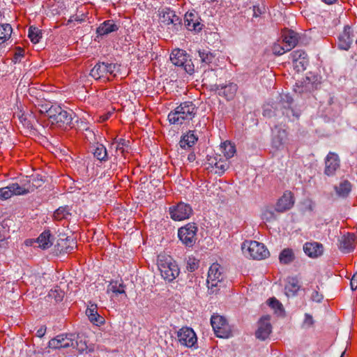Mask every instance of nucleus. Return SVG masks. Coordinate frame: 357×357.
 <instances>
[{"label": "nucleus", "mask_w": 357, "mask_h": 357, "mask_svg": "<svg viewBox=\"0 0 357 357\" xmlns=\"http://www.w3.org/2000/svg\"><path fill=\"white\" fill-rule=\"evenodd\" d=\"M45 114L52 124L56 125L63 129L73 128L75 123L77 122V117L73 111H66L59 105H51L49 108L45 107Z\"/></svg>", "instance_id": "f257e3e1"}, {"label": "nucleus", "mask_w": 357, "mask_h": 357, "mask_svg": "<svg viewBox=\"0 0 357 357\" xmlns=\"http://www.w3.org/2000/svg\"><path fill=\"white\" fill-rule=\"evenodd\" d=\"M197 112L196 105L190 101L181 102L168 114V120L171 124L182 125L192 120Z\"/></svg>", "instance_id": "f03ea898"}, {"label": "nucleus", "mask_w": 357, "mask_h": 357, "mask_svg": "<svg viewBox=\"0 0 357 357\" xmlns=\"http://www.w3.org/2000/svg\"><path fill=\"white\" fill-rule=\"evenodd\" d=\"M225 279L223 268L218 264H213L209 268L206 281L211 293L216 294L220 288L225 287Z\"/></svg>", "instance_id": "7ed1b4c3"}, {"label": "nucleus", "mask_w": 357, "mask_h": 357, "mask_svg": "<svg viewBox=\"0 0 357 357\" xmlns=\"http://www.w3.org/2000/svg\"><path fill=\"white\" fill-rule=\"evenodd\" d=\"M158 266L162 277L169 282L174 280L179 275L178 265L169 256H158Z\"/></svg>", "instance_id": "20e7f679"}, {"label": "nucleus", "mask_w": 357, "mask_h": 357, "mask_svg": "<svg viewBox=\"0 0 357 357\" xmlns=\"http://www.w3.org/2000/svg\"><path fill=\"white\" fill-rule=\"evenodd\" d=\"M243 252L254 259H263L269 256V251L263 243L255 241H245L241 245Z\"/></svg>", "instance_id": "39448f33"}, {"label": "nucleus", "mask_w": 357, "mask_h": 357, "mask_svg": "<svg viewBox=\"0 0 357 357\" xmlns=\"http://www.w3.org/2000/svg\"><path fill=\"white\" fill-rule=\"evenodd\" d=\"M188 58L186 52L181 49L174 50L170 54V60L174 65L183 67L186 73L192 75L195 72L194 65Z\"/></svg>", "instance_id": "423d86ee"}, {"label": "nucleus", "mask_w": 357, "mask_h": 357, "mask_svg": "<svg viewBox=\"0 0 357 357\" xmlns=\"http://www.w3.org/2000/svg\"><path fill=\"white\" fill-rule=\"evenodd\" d=\"M197 231L196 224L190 222L178 229V236L183 245L190 248L196 243Z\"/></svg>", "instance_id": "0eeeda50"}, {"label": "nucleus", "mask_w": 357, "mask_h": 357, "mask_svg": "<svg viewBox=\"0 0 357 357\" xmlns=\"http://www.w3.org/2000/svg\"><path fill=\"white\" fill-rule=\"evenodd\" d=\"M116 67V63L98 61L91 70L90 75L96 79L107 78L109 80V75L116 77L114 71Z\"/></svg>", "instance_id": "6e6552de"}, {"label": "nucleus", "mask_w": 357, "mask_h": 357, "mask_svg": "<svg viewBox=\"0 0 357 357\" xmlns=\"http://www.w3.org/2000/svg\"><path fill=\"white\" fill-rule=\"evenodd\" d=\"M293 102V98L285 94L281 96V100L278 104L282 115L285 116L289 121H292L298 119L300 116V113L291 107Z\"/></svg>", "instance_id": "1a4fd4ad"}, {"label": "nucleus", "mask_w": 357, "mask_h": 357, "mask_svg": "<svg viewBox=\"0 0 357 357\" xmlns=\"http://www.w3.org/2000/svg\"><path fill=\"white\" fill-rule=\"evenodd\" d=\"M170 217L175 221H181L188 219L192 213V209L190 204L179 202L176 206L169 207Z\"/></svg>", "instance_id": "9d476101"}, {"label": "nucleus", "mask_w": 357, "mask_h": 357, "mask_svg": "<svg viewBox=\"0 0 357 357\" xmlns=\"http://www.w3.org/2000/svg\"><path fill=\"white\" fill-rule=\"evenodd\" d=\"M211 324L215 335L218 337H227L230 333L229 325L225 317L220 315H213Z\"/></svg>", "instance_id": "9b49d317"}, {"label": "nucleus", "mask_w": 357, "mask_h": 357, "mask_svg": "<svg viewBox=\"0 0 357 357\" xmlns=\"http://www.w3.org/2000/svg\"><path fill=\"white\" fill-rule=\"evenodd\" d=\"M161 22L167 25H172V31L177 32L182 27V20L175 12L170 8H165L160 16Z\"/></svg>", "instance_id": "f8f14e48"}, {"label": "nucleus", "mask_w": 357, "mask_h": 357, "mask_svg": "<svg viewBox=\"0 0 357 357\" xmlns=\"http://www.w3.org/2000/svg\"><path fill=\"white\" fill-rule=\"evenodd\" d=\"M75 333L61 334L49 341L48 347L52 349L68 348L73 346Z\"/></svg>", "instance_id": "ddd939ff"}, {"label": "nucleus", "mask_w": 357, "mask_h": 357, "mask_svg": "<svg viewBox=\"0 0 357 357\" xmlns=\"http://www.w3.org/2000/svg\"><path fill=\"white\" fill-rule=\"evenodd\" d=\"M178 340L181 344L192 347L197 344V338L194 331L188 327L181 328L177 333Z\"/></svg>", "instance_id": "4468645a"}, {"label": "nucleus", "mask_w": 357, "mask_h": 357, "mask_svg": "<svg viewBox=\"0 0 357 357\" xmlns=\"http://www.w3.org/2000/svg\"><path fill=\"white\" fill-rule=\"evenodd\" d=\"M211 90L215 91L220 96L225 97L227 100H232L238 90V86L233 82L225 84H215Z\"/></svg>", "instance_id": "2eb2a0df"}, {"label": "nucleus", "mask_w": 357, "mask_h": 357, "mask_svg": "<svg viewBox=\"0 0 357 357\" xmlns=\"http://www.w3.org/2000/svg\"><path fill=\"white\" fill-rule=\"evenodd\" d=\"M324 174L328 176L335 174L340 167V160L337 154L329 152L325 158Z\"/></svg>", "instance_id": "dca6fc26"}, {"label": "nucleus", "mask_w": 357, "mask_h": 357, "mask_svg": "<svg viewBox=\"0 0 357 357\" xmlns=\"http://www.w3.org/2000/svg\"><path fill=\"white\" fill-rule=\"evenodd\" d=\"M354 34L351 27L346 25L343 32L338 37L337 47L340 50H348L354 40Z\"/></svg>", "instance_id": "f3484780"}, {"label": "nucleus", "mask_w": 357, "mask_h": 357, "mask_svg": "<svg viewBox=\"0 0 357 357\" xmlns=\"http://www.w3.org/2000/svg\"><path fill=\"white\" fill-rule=\"evenodd\" d=\"M287 140V132L278 126H275L273 130L272 146L275 149H281Z\"/></svg>", "instance_id": "a211bd4d"}, {"label": "nucleus", "mask_w": 357, "mask_h": 357, "mask_svg": "<svg viewBox=\"0 0 357 357\" xmlns=\"http://www.w3.org/2000/svg\"><path fill=\"white\" fill-rule=\"evenodd\" d=\"M271 330L272 326L269 322V317H262L258 322V328L255 332V336L257 339L265 340L269 336Z\"/></svg>", "instance_id": "6ab92c4d"}, {"label": "nucleus", "mask_w": 357, "mask_h": 357, "mask_svg": "<svg viewBox=\"0 0 357 357\" xmlns=\"http://www.w3.org/2000/svg\"><path fill=\"white\" fill-rule=\"evenodd\" d=\"M294 204V200L293 194L290 191H286L278 200L275 206V210L278 213H283L289 210L293 206Z\"/></svg>", "instance_id": "aec40b11"}, {"label": "nucleus", "mask_w": 357, "mask_h": 357, "mask_svg": "<svg viewBox=\"0 0 357 357\" xmlns=\"http://www.w3.org/2000/svg\"><path fill=\"white\" fill-rule=\"evenodd\" d=\"M197 13L195 12H187L184 16V24L190 31H200L203 24L199 22Z\"/></svg>", "instance_id": "412c9836"}, {"label": "nucleus", "mask_w": 357, "mask_h": 357, "mask_svg": "<svg viewBox=\"0 0 357 357\" xmlns=\"http://www.w3.org/2000/svg\"><path fill=\"white\" fill-rule=\"evenodd\" d=\"M282 38L287 51L292 50L298 42V34L291 29L282 30Z\"/></svg>", "instance_id": "4be33fe9"}, {"label": "nucleus", "mask_w": 357, "mask_h": 357, "mask_svg": "<svg viewBox=\"0 0 357 357\" xmlns=\"http://www.w3.org/2000/svg\"><path fill=\"white\" fill-rule=\"evenodd\" d=\"M301 285L298 276H289L286 279L284 286L285 294L289 296H296L301 289Z\"/></svg>", "instance_id": "5701e85b"}, {"label": "nucleus", "mask_w": 357, "mask_h": 357, "mask_svg": "<svg viewBox=\"0 0 357 357\" xmlns=\"http://www.w3.org/2000/svg\"><path fill=\"white\" fill-rule=\"evenodd\" d=\"M356 236L353 233H347L340 239L339 249L344 253L352 252L355 248Z\"/></svg>", "instance_id": "b1692460"}, {"label": "nucleus", "mask_w": 357, "mask_h": 357, "mask_svg": "<svg viewBox=\"0 0 357 357\" xmlns=\"http://www.w3.org/2000/svg\"><path fill=\"white\" fill-rule=\"evenodd\" d=\"M119 26L113 20H107L101 23L96 29L97 37H102L116 32L119 30Z\"/></svg>", "instance_id": "393cba45"}, {"label": "nucleus", "mask_w": 357, "mask_h": 357, "mask_svg": "<svg viewBox=\"0 0 357 357\" xmlns=\"http://www.w3.org/2000/svg\"><path fill=\"white\" fill-rule=\"evenodd\" d=\"M305 253L312 258L317 257L323 253L322 244L317 242L306 243L303 246Z\"/></svg>", "instance_id": "a878e982"}, {"label": "nucleus", "mask_w": 357, "mask_h": 357, "mask_svg": "<svg viewBox=\"0 0 357 357\" xmlns=\"http://www.w3.org/2000/svg\"><path fill=\"white\" fill-rule=\"evenodd\" d=\"M75 243L73 239L66 238L58 239L55 245L56 251L59 253H69L73 250Z\"/></svg>", "instance_id": "bb28decb"}, {"label": "nucleus", "mask_w": 357, "mask_h": 357, "mask_svg": "<svg viewBox=\"0 0 357 357\" xmlns=\"http://www.w3.org/2000/svg\"><path fill=\"white\" fill-rule=\"evenodd\" d=\"M198 137L194 134V131L189 130L181 137L179 142L181 148L186 149L192 147L197 142Z\"/></svg>", "instance_id": "cd10ccee"}, {"label": "nucleus", "mask_w": 357, "mask_h": 357, "mask_svg": "<svg viewBox=\"0 0 357 357\" xmlns=\"http://www.w3.org/2000/svg\"><path fill=\"white\" fill-rule=\"evenodd\" d=\"M197 52L202 66H210L211 63H214L217 55L215 52L203 49L199 50Z\"/></svg>", "instance_id": "c85d7f7f"}, {"label": "nucleus", "mask_w": 357, "mask_h": 357, "mask_svg": "<svg viewBox=\"0 0 357 357\" xmlns=\"http://www.w3.org/2000/svg\"><path fill=\"white\" fill-rule=\"evenodd\" d=\"M54 240L50 230H45L37 238L39 247L43 249H47L51 247Z\"/></svg>", "instance_id": "c756f323"}, {"label": "nucleus", "mask_w": 357, "mask_h": 357, "mask_svg": "<svg viewBox=\"0 0 357 357\" xmlns=\"http://www.w3.org/2000/svg\"><path fill=\"white\" fill-rule=\"evenodd\" d=\"M351 183L348 180H344L340 183L338 186L335 185L334 189L339 197L346 198L351 192Z\"/></svg>", "instance_id": "7c9ffc66"}, {"label": "nucleus", "mask_w": 357, "mask_h": 357, "mask_svg": "<svg viewBox=\"0 0 357 357\" xmlns=\"http://www.w3.org/2000/svg\"><path fill=\"white\" fill-rule=\"evenodd\" d=\"M94 158L100 162H105L108 160V153L105 146L100 143H96L91 150Z\"/></svg>", "instance_id": "2f4dec72"}, {"label": "nucleus", "mask_w": 357, "mask_h": 357, "mask_svg": "<svg viewBox=\"0 0 357 357\" xmlns=\"http://www.w3.org/2000/svg\"><path fill=\"white\" fill-rule=\"evenodd\" d=\"M208 164L212 167H215L216 169L215 171V174L218 175H222L229 167V162L227 160H217L215 158H211L208 159Z\"/></svg>", "instance_id": "473e14b6"}, {"label": "nucleus", "mask_w": 357, "mask_h": 357, "mask_svg": "<svg viewBox=\"0 0 357 357\" xmlns=\"http://www.w3.org/2000/svg\"><path fill=\"white\" fill-rule=\"evenodd\" d=\"M13 29L9 24H0V44L8 40L11 36Z\"/></svg>", "instance_id": "72a5a7b5"}, {"label": "nucleus", "mask_w": 357, "mask_h": 357, "mask_svg": "<svg viewBox=\"0 0 357 357\" xmlns=\"http://www.w3.org/2000/svg\"><path fill=\"white\" fill-rule=\"evenodd\" d=\"M280 262L283 264H289L294 259L293 250L289 248L284 249L279 255Z\"/></svg>", "instance_id": "f704fd0d"}, {"label": "nucleus", "mask_w": 357, "mask_h": 357, "mask_svg": "<svg viewBox=\"0 0 357 357\" xmlns=\"http://www.w3.org/2000/svg\"><path fill=\"white\" fill-rule=\"evenodd\" d=\"M86 314L89 317V319L93 324L98 326L99 324H102L105 322L104 318L100 316L98 311L91 310V309H86Z\"/></svg>", "instance_id": "c9c22d12"}, {"label": "nucleus", "mask_w": 357, "mask_h": 357, "mask_svg": "<svg viewBox=\"0 0 357 357\" xmlns=\"http://www.w3.org/2000/svg\"><path fill=\"white\" fill-rule=\"evenodd\" d=\"M221 148L222 149V153L227 159L232 158L236 153V146L230 142H225L222 144Z\"/></svg>", "instance_id": "e433bc0d"}, {"label": "nucleus", "mask_w": 357, "mask_h": 357, "mask_svg": "<svg viewBox=\"0 0 357 357\" xmlns=\"http://www.w3.org/2000/svg\"><path fill=\"white\" fill-rule=\"evenodd\" d=\"M28 36L33 43L36 44L42 38V31L37 27L31 26L29 28Z\"/></svg>", "instance_id": "4c0bfd02"}, {"label": "nucleus", "mask_w": 357, "mask_h": 357, "mask_svg": "<svg viewBox=\"0 0 357 357\" xmlns=\"http://www.w3.org/2000/svg\"><path fill=\"white\" fill-rule=\"evenodd\" d=\"M71 347L76 349L79 352H82L87 349L86 343L82 340V336L79 334H75L73 346Z\"/></svg>", "instance_id": "58836bf2"}, {"label": "nucleus", "mask_w": 357, "mask_h": 357, "mask_svg": "<svg viewBox=\"0 0 357 357\" xmlns=\"http://www.w3.org/2000/svg\"><path fill=\"white\" fill-rule=\"evenodd\" d=\"M64 291L59 288L51 289L48 293V298L54 299L56 303L60 302L64 297Z\"/></svg>", "instance_id": "ea45409f"}, {"label": "nucleus", "mask_w": 357, "mask_h": 357, "mask_svg": "<svg viewBox=\"0 0 357 357\" xmlns=\"http://www.w3.org/2000/svg\"><path fill=\"white\" fill-rule=\"evenodd\" d=\"M70 215L69 212V209L67 206L66 207H59L56 211L54 213V217L57 220H61L62 219L67 218L68 215Z\"/></svg>", "instance_id": "a19ab883"}, {"label": "nucleus", "mask_w": 357, "mask_h": 357, "mask_svg": "<svg viewBox=\"0 0 357 357\" xmlns=\"http://www.w3.org/2000/svg\"><path fill=\"white\" fill-rule=\"evenodd\" d=\"M10 188L12 189L13 195H25L30 192L29 189L20 186L18 183H15L10 185Z\"/></svg>", "instance_id": "79ce46f5"}, {"label": "nucleus", "mask_w": 357, "mask_h": 357, "mask_svg": "<svg viewBox=\"0 0 357 357\" xmlns=\"http://www.w3.org/2000/svg\"><path fill=\"white\" fill-rule=\"evenodd\" d=\"M275 211H276L275 208H267L264 210L262 213L263 220L271 222L275 220L276 219V215L275 214Z\"/></svg>", "instance_id": "37998d69"}, {"label": "nucleus", "mask_w": 357, "mask_h": 357, "mask_svg": "<svg viewBox=\"0 0 357 357\" xmlns=\"http://www.w3.org/2000/svg\"><path fill=\"white\" fill-rule=\"evenodd\" d=\"M291 58L292 59L293 62L301 60V59H307V56L305 51L302 50H297L295 51H293L291 53Z\"/></svg>", "instance_id": "c03bdc74"}, {"label": "nucleus", "mask_w": 357, "mask_h": 357, "mask_svg": "<svg viewBox=\"0 0 357 357\" xmlns=\"http://www.w3.org/2000/svg\"><path fill=\"white\" fill-rule=\"evenodd\" d=\"M13 195L12 189L10 188V185L0 188V199L6 200L10 198Z\"/></svg>", "instance_id": "a18cd8bd"}, {"label": "nucleus", "mask_w": 357, "mask_h": 357, "mask_svg": "<svg viewBox=\"0 0 357 357\" xmlns=\"http://www.w3.org/2000/svg\"><path fill=\"white\" fill-rule=\"evenodd\" d=\"M294 68L297 72H301L306 69L308 65V59H301L295 62H293Z\"/></svg>", "instance_id": "49530a36"}, {"label": "nucleus", "mask_w": 357, "mask_h": 357, "mask_svg": "<svg viewBox=\"0 0 357 357\" xmlns=\"http://www.w3.org/2000/svg\"><path fill=\"white\" fill-rule=\"evenodd\" d=\"M130 142L126 140L125 139L121 138L117 142V145L116 146V151H121L122 153L125 151L128 152V148L129 146Z\"/></svg>", "instance_id": "de8ad7c7"}, {"label": "nucleus", "mask_w": 357, "mask_h": 357, "mask_svg": "<svg viewBox=\"0 0 357 357\" xmlns=\"http://www.w3.org/2000/svg\"><path fill=\"white\" fill-rule=\"evenodd\" d=\"M9 237V227L4 222L0 223V238H2L1 242H4V239Z\"/></svg>", "instance_id": "09e8293b"}, {"label": "nucleus", "mask_w": 357, "mask_h": 357, "mask_svg": "<svg viewBox=\"0 0 357 357\" xmlns=\"http://www.w3.org/2000/svg\"><path fill=\"white\" fill-rule=\"evenodd\" d=\"M199 267V261L195 258H189L187 261L186 268L190 272H193Z\"/></svg>", "instance_id": "8fccbe9b"}, {"label": "nucleus", "mask_w": 357, "mask_h": 357, "mask_svg": "<svg viewBox=\"0 0 357 357\" xmlns=\"http://www.w3.org/2000/svg\"><path fill=\"white\" fill-rule=\"evenodd\" d=\"M111 285H112L111 290L112 291V292H114L116 294H126L125 290H124L125 286L123 285V283L118 284L117 282H112Z\"/></svg>", "instance_id": "3c124183"}, {"label": "nucleus", "mask_w": 357, "mask_h": 357, "mask_svg": "<svg viewBox=\"0 0 357 357\" xmlns=\"http://www.w3.org/2000/svg\"><path fill=\"white\" fill-rule=\"evenodd\" d=\"M44 183L43 177L38 174L33 176L31 179L32 185L36 188L40 187Z\"/></svg>", "instance_id": "603ef678"}, {"label": "nucleus", "mask_w": 357, "mask_h": 357, "mask_svg": "<svg viewBox=\"0 0 357 357\" xmlns=\"http://www.w3.org/2000/svg\"><path fill=\"white\" fill-rule=\"evenodd\" d=\"M269 305L275 309H281L282 305L275 298H271L268 300Z\"/></svg>", "instance_id": "864d4df0"}, {"label": "nucleus", "mask_w": 357, "mask_h": 357, "mask_svg": "<svg viewBox=\"0 0 357 357\" xmlns=\"http://www.w3.org/2000/svg\"><path fill=\"white\" fill-rule=\"evenodd\" d=\"M324 296L322 294H319L318 291L314 290L311 296V300L312 301L320 303L323 300Z\"/></svg>", "instance_id": "5fc2aeb1"}, {"label": "nucleus", "mask_w": 357, "mask_h": 357, "mask_svg": "<svg viewBox=\"0 0 357 357\" xmlns=\"http://www.w3.org/2000/svg\"><path fill=\"white\" fill-rule=\"evenodd\" d=\"M273 51L274 53L277 55H281L285 52H288L286 50V47L284 45L283 46H280V45H275L273 47Z\"/></svg>", "instance_id": "6e6d98bb"}, {"label": "nucleus", "mask_w": 357, "mask_h": 357, "mask_svg": "<svg viewBox=\"0 0 357 357\" xmlns=\"http://www.w3.org/2000/svg\"><path fill=\"white\" fill-rule=\"evenodd\" d=\"M304 324L308 326H311L314 324V320L312 315L307 313L305 314Z\"/></svg>", "instance_id": "4d7b16f0"}, {"label": "nucleus", "mask_w": 357, "mask_h": 357, "mask_svg": "<svg viewBox=\"0 0 357 357\" xmlns=\"http://www.w3.org/2000/svg\"><path fill=\"white\" fill-rule=\"evenodd\" d=\"M350 286L352 290L357 289V272L353 275L350 281Z\"/></svg>", "instance_id": "13d9d810"}, {"label": "nucleus", "mask_w": 357, "mask_h": 357, "mask_svg": "<svg viewBox=\"0 0 357 357\" xmlns=\"http://www.w3.org/2000/svg\"><path fill=\"white\" fill-rule=\"evenodd\" d=\"M24 50L22 48L19 47L15 53V62L24 56Z\"/></svg>", "instance_id": "bf43d9fd"}, {"label": "nucleus", "mask_w": 357, "mask_h": 357, "mask_svg": "<svg viewBox=\"0 0 357 357\" xmlns=\"http://www.w3.org/2000/svg\"><path fill=\"white\" fill-rule=\"evenodd\" d=\"M46 333V326L45 325L41 326L39 329H38L36 332V336L38 337H42L45 335Z\"/></svg>", "instance_id": "052dcab7"}, {"label": "nucleus", "mask_w": 357, "mask_h": 357, "mask_svg": "<svg viewBox=\"0 0 357 357\" xmlns=\"http://www.w3.org/2000/svg\"><path fill=\"white\" fill-rule=\"evenodd\" d=\"M262 14V11L259 6H253V17H258Z\"/></svg>", "instance_id": "680f3d73"}, {"label": "nucleus", "mask_w": 357, "mask_h": 357, "mask_svg": "<svg viewBox=\"0 0 357 357\" xmlns=\"http://www.w3.org/2000/svg\"><path fill=\"white\" fill-rule=\"evenodd\" d=\"M195 159L196 155L194 152H191L188 156V160H189V162H193Z\"/></svg>", "instance_id": "e2e57ef3"}, {"label": "nucleus", "mask_w": 357, "mask_h": 357, "mask_svg": "<svg viewBox=\"0 0 357 357\" xmlns=\"http://www.w3.org/2000/svg\"><path fill=\"white\" fill-rule=\"evenodd\" d=\"M87 309H91V310L98 311V307L96 304H91L87 307Z\"/></svg>", "instance_id": "0e129e2a"}, {"label": "nucleus", "mask_w": 357, "mask_h": 357, "mask_svg": "<svg viewBox=\"0 0 357 357\" xmlns=\"http://www.w3.org/2000/svg\"><path fill=\"white\" fill-rule=\"evenodd\" d=\"M104 1L109 2L112 6H115L116 3H118L120 0H103Z\"/></svg>", "instance_id": "69168bd1"}, {"label": "nucleus", "mask_w": 357, "mask_h": 357, "mask_svg": "<svg viewBox=\"0 0 357 357\" xmlns=\"http://www.w3.org/2000/svg\"><path fill=\"white\" fill-rule=\"evenodd\" d=\"M336 0H323L324 2H325L327 4H332Z\"/></svg>", "instance_id": "338daca9"}, {"label": "nucleus", "mask_w": 357, "mask_h": 357, "mask_svg": "<svg viewBox=\"0 0 357 357\" xmlns=\"http://www.w3.org/2000/svg\"><path fill=\"white\" fill-rule=\"evenodd\" d=\"M74 21V16H71L67 22V25L70 24Z\"/></svg>", "instance_id": "774afa93"}]
</instances>
